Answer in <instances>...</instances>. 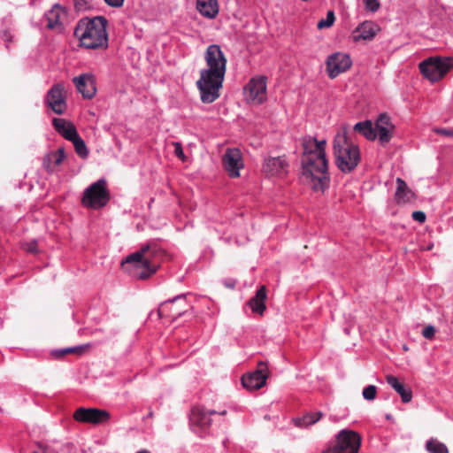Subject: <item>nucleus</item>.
I'll return each instance as SVG.
<instances>
[{
    "label": "nucleus",
    "instance_id": "obj_14",
    "mask_svg": "<svg viewBox=\"0 0 453 453\" xmlns=\"http://www.w3.org/2000/svg\"><path fill=\"white\" fill-rule=\"evenodd\" d=\"M73 418L81 423L101 424L110 418V413L96 408L80 407L75 411Z\"/></svg>",
    "mask_w": 453,
    "mask_h": 453
},
{
    "label": "nucleus",
    "instance_id": "obj_35",
    "mask_svg": "<svg viewBox=\"0 0 453 453\" xmlns=\"http://www.w3.org/2000/svg\"><path fill=\"white\" fill-rule=\"evenodd\" d=\"M365 6L367 10L374 12L379 10L380 3L378 0H364Z\"/></svg>",
    "mask_w": 453,
    "mask_h": 453
},
{
    "label": "nucleus",
    "instance_id": "obj_2",
    "mask_svg": "<svg viewBox=\"0 0 453 453\" xmlns=\"http://www.w3.org/2000/svg\"><path fill=\"white\" fill-rule=\"evenodd\" d=\"M206 68L200 71L196 87L203 104H211L219 97L226 71V58L218 44H211L204 52Z\"/></svg>",
    "mask_w": 453,
    "mask_h": 453
},
{
    "label": "nucleus",
    "instance_id": "obj_42",
    "mask_svg": "<svg viewBox=\"0 0 453 453\" xmlns=\"http://www.w3.org/2000/svg\"><path fill=\"white\" fill-rule=\"evenodd\" d=\"M3 40L5 42V46L8 49L9 48V42L12 41V35L8 31H4L2 35Z\"/></svg>",
    "mask_w": 453,
    "mask_h": 453
},
{
    "label": "nucleus",
    "instance_id": "obj_29",
    "mask_svg": "<svg viewBox=\"0 0 453 453\" xmlns=\"http://www.w3.org/2000/svg\"><path fill=\"white\" fill-rule=\"evenodd\" d=\"M374 128H376L377 138H379L380 143L382 146L388 144L392 138L394 127H374Z\"/></svg>",
    "mask_w": 453,
    "mask_h": 453
},
{
    "label": "nucleus",
    "instance_id": "obj_38",
    "mask_svg": "<svg viewBox=\"0 0 453 453\" xmlns=\"http://www.w3.org/2000/svg\"><path fill=\"white\" fill-rule=\"evenodd\" d=\"M87 347H88V345H79V346H75V347H69V348H65V351H66V354H69V353L81 354Z\"/></svg>",
    "mask_w": 453,
    "mask_h": 453
},
{
    "label": "nucleus",
    "instance_id": "obj_43",
    "mask_svg": "<svg viewBox=\"0 0 453 453\" xmlns=\"http://www.w3.org/2000/svg\"><path fill=\"white\" fill-rule=\"evenodd\" d=\"M175 155L179 157V158H181V159H184V153H183V150H182V147L180 145V143H176V147H175Z\"/></svg>",
    "mask_w": 453,
    "mask_h": 453
},
{
    "label": "nucleus",
    "instance_id": "obj_22",
    "mask_svg": "<svg viewBox=\"0 0 453 453\" xmlns=\"http://www.w3.org/2000/svg\"><path fill=\"white\" fill-rule=\"evenodd\" d=\"M64 158L65 150L62 147L58 148L56 151L50 152L43 157V167L49 173H52L63 162Z\"/></svg>",
    "mask_w": 453,
    "mask_h": 453
},
{
    "label": "nucleus",
    "instance_id": "obj_31",
    "mask_svg": "<svg viewBox=\"0 0 453 453\" xmlns=\"http://www.w3.org/2000/svg\"><path fill=\"white\" fill-rule=\"evenodd\" d=\"M426 449L429 453H449L446 445L435 439H430L426 441Z\"/></svg>",
    "mask_w": 453,
    "mask_h": 453
},
{
    "label": "nucleus",
    "instance_id": "obj_19",
    "mask_svg": "<svg viewBox=\"0 0 453 453\" xmlns=\"http://www.w3.org/2000/svg\"><path fill=\"white\" fill-rule=\"evenodd\" d=\"M379 31L378 26L372 21H365L360 24L353 32V37L356 42L360 40L370 41Z\"/></svg>",
    "mask_w": 453,
    "mask_h": 453
},
{
    "label": "nucleus",
    "instance_id": "obj_13",
    "mask_svg": "<svg viewBox=\"0 0 453 453\" xmlns=\"http://www.w3.org/2000/svg\"><path fill=\"white\" fill-rule=\"evenodd\" d=\"M245 96L254 104H262L266 99V77L252 78L245 87Z\"/></svg>",
    "mask_w": 453,
    "mask_h": 453
},
{
    "label": "nucleus",
    "instance_id": "obj_6",
    "mask_svg": "<svg viewBox=\"0 0 453 453\" xmlns=\"http://www.w3.org/2000/svg\"><path fill=\"white\" fill-rule=\"evenodd\" d=\"M188 296H190V294H181L162 302L157 311L158 317L160 319L169 318L174 321L185 315L189 310L193 309L187 300Z\"/></svg>",
    "mask_w": 453,
    "mask_h": 453
},
{
    "label": "nucleus",
    "instance_id": "obj_16",
    "mask_svg": "<svg viewBox=\"0 0 453 453\" xmlns=\"http://www.w3.org/2000/svg\"><path fill=\"white\" fill-rule=\"evenodd\" d=\"M76 89L86 99H92L96 94V79L92 73H81L73 78Z\"/></svg>",
    "mask_w": 453,
    "mask_h": 453
},
{
    "label": "nucleus",
    "instance_id": "obj_10",
    "mask_svg": "<svg viewBox=\"0 0 453 453\" xmlns=\"http://www.w3.org/2000/svg\"><path fill=\"white\" fill-rule=\"evenodd\" d=\"M361 445V437L358 433L342 429L336 435V441L333 447V453H358Z\"/></svg>",
    "mask_w": 453,
    "mask_h": 453
},
{
    "label": "nucleus",
    "instance_id": "obj_17",
    "mask_svg": "<svg viewBox=\"0 0 453 453\" xmlns=\"http://www.w3.org/2000/svg\"><path fill=\"white\" fill-rule=\"evenodd\" d=\"M289 164L286 156L268 157L264 159L263 172L267 176H284L288 173Z\"/></svg>",
    "mask_w": 453,
    "mask_h": 453
},
{
    "label": "nucleus",
    "instance_id": "obj_5",
    "mask_svg": "<svg viewBox=\"0 0 453 453\" xmlns=\"http://www.w3.org/2000/svg\"><path fill=\"white\" fill-rule=\"evenodd\" d=\"M110 200L111 193L107 187V180L100 178L85 188L81 203L87 208L99 210L106 206Z\"/></svg>",
    "mask_w": 453,
    "mask_h": 453
},
{
    "label": "nucleus",
    "instance_id": "obj_41",
    "mask_svg": "<svg viewBox=\"0 0 453 453\" xmlns=\"http://www.w3.org/2000/svg\"><path fill=\"white\" fill-rule=\"evenodd\" d=\"M105 3L111 7H120L124 4V0H104Z\"/></svg>",
    "mask_w": 453,
    "mask_h": 453
},
{
    "label": "nucleus",
    "instance_id": "obj_46",
    "mask_svg": "<svg viewBox=\"0 0 453 453\" xmlns=\"http://www.w3.org/2000/svg\"><path fill=\"white\" fill-rule=\"evenodd\" d=\"M29 250H30V254L34 251V247H33V243L30 242V248H29Z\"/></svg>",
    "mask_w": 453,
    "mask_h": 453
},
{
    "label": "nucleus",
    "instance_id": "obj_34",
    "mask_svg": "<svg viewBox=\"0 0 453 453\" xmlns=\"http://www.w3.org/2000/svg\"><path fill=\"white\" fill-rule=\"evenodd\" d=\"M374 127H394L390 121V118L387 113H380L374 124Z\"/></svg>",
    "mask_w": 453,
    "mask_h": 453
},
{
    "label": "nucleus",
    "instance_id": "obj_7",
    "mask_svg": "<svg viewBox=\"0 0 453 453\" xmlns=\"http://www.w3.org/2000/svg\"><path fill=\"white\" fill-rule=\"evenodd\" d=\"M421 74L431 81H437L441 79L452 67L450 58H429L418 65Z\"/></svg>",
    "mask_w": 453,
    "mask_h": 453
},
{
    "label": "nucleus",
    "instance_id": "obj_24",
    "mask_svg": "<svg viewBox=\"0 0 453 453\" xmlns=\"http://www.w3.org/2000/svg\"><path fill=\"white\" fill-rule=\"evenodd\" d=\"M265 299H266V288L265 286H261L257 290L255 296H253L249 302L248 305L250 307L253 312L263 314L265 310Z\"/></svg>",
    "mask_w": 453,
    "mask_h": 453
},
{
    "label": "nucleus",
    "instance_id": "obj_40",
    "mask_svg": "<svg viewBox=\"0 0 453 453\" xmlns=\"http://www.w3.org/2000/svg\"><path fill=\"white\" fill-rule=\"evenodd\" d=\"M51 355L55 357V358H62L65 355H66V351H65V349H53L51 351Z\"/></svg>",
    "mask_w": 453,
    "mask_h": 453
},
{
    "label": "nucleus",
    "instance_id": "obj_25",
    "mask_svg": "<svg viewBox=\"0 0 453 453\" xmlns=\"http://www.w3.org/2000/svg\"><path fill=\"white\" fill-rule=\"evenodd\" d=\"M396 191L395 198L397 203H406L413 197L412 191L408 188L406 182L401 178L396 179Z\"/></svg>",
    "mask_w": 453,
    "mask_h": 453
},
{
    "label": "nucleus",
    "instance_id": "obj_28",
    "mask_svg": "<svg viewBox=\"0 0 453 453\" xmlns=\"http://www.w3.org/2000/svg\"><path fill=\"white\" fill-rule=\"evenodd\" d=\"M322 417V413L320 411L314 413H308L304 415L303 418H296L295 423L299 427H308L316 422H318Z\"/></svg>",
    "mask_w": 453,
    "mask_h": 453
},
{
    "label": "nucleus",
    "instance_id": "obj_27",
    "mask_svg": "<svg viewBox=\"0 0 453 453\" xmlns=\"http://www.w3.org/2000/svg\"><path fill=\"white\" fill-rule=\"evenodd\" d=\"M61 8L59 5L56 4L51 10L47 12L44 15L45 19V26L50 28L53 29L56 28L60 23H59V18H60V12Z\"/></svg>",
    "mask_w": 453,
    "mask_h": 453
},
{
    "label": "nucleus",
    "instance_id": "obj_39",
    "mask_svg": "<svg viewBox=\"0 0 453 453\" xmlns=\"http://www.w3.org/2000/svg\"><path fill=\"white\" fill-rule=\"evenodd\" d=\"M412 219L419 223H423L426 221V216L425 212L421 211H416L412 212Z\"/></svg>",
    "mask_w": 453,
    "mask_h": 453
},
{
    "label": "nucleus",
    "instance_id": "obj_21",
    "mask_svg": "<svg viewBox=\"0 0 453 453\" xmlns=\"http://www.w3.org/2000/svg\"><path fill=\"white\" fill-rule=\"evenodd\" d=\"M196 10L201 16L213 19L219 12L218 0H196Z\"/></svg>",
    "mask_w": 453,
    "mask_h": 453
},
{
    "label": "nucleus",
    "instance_id": "obj_1",
    "mask_svg": "<svg viewBox=\"0 0 453 453\" xmlns=\"http://www.w3.org/2000/svg\"><path fill=\"white\" fill-rule=\"evenodd\" d=\"M326 140L304 137L302 142V180L314 191L323 192L328 186V161L326 156Z\"/></svg>",
    "mask_w": 453,
    "mask_h": 453
},
{
    "label": "nucleus",
    "instance_id": "obj_15",
    "mask_svg": "<svg viewBox=\"0 0 453 453\" xmlns=\"http://www.w3.org/2000/svg\"><path fill=\"white\" fill-rule=\"evenodd\" d=\"M267 379V367L264 363H259L257 370L243 374L242 384L248 390H257L265 386Z\"/></svg>",
    "mask_w": 453,
    "mask_h": 453
},
{
    "label": "nucleus",
    "instance_id": "obj_47",
    "mask_svg": "<svg viewBox=\"0 0 453 453\" xmlns=\"http://www.w3.org/2000/svg\"><path fill=\"white\" fill-rule=\"evenodd\" d=\"M432 248H433V245H428V246L426 247V250H432Z\"/></svg>",
    "mask_w": 453,
    "mask_h": 453
},
{
    "label": "nucleus",
    "instance_id": "obj_18",
    "mask_svg": "<svg viewBox=\"0 0 453 453\" xmlns=\"http://www.w3.org/2000/svg\"><path fill=\"white\" fill-rule=\"evenodd\" d=\"M65 88L62 84H55L48 91L46 96V103L57 114H63L66 109V102L65 96Z\"/></svg>",
    "mask_w": 453,
    "mask_h": 453
},
{
    "label": "nucleus",
    "instance_id": "obj_20",
    "mask_svg": "<svg viewBox=\"0 0 453 453\" xmlns=\"http://www.w3.org/2000/svg\"><path fill=\"white\" fill-rule=\"evenodd\" d=\"M52 124L56 131L70 142L79 134L75 126L65 119L54 118Z\"/></svg>",
    "mask_w": 453,
    "mask_h": 453
},
{
    "label": "nucleus",
    "instance_id": "obj_3",
    "mask_svg": "<svg viewBox=\"0 0 453 453\" xmlns=\"http://www.w3.org/2000/svg\"><path fill=\"white\" fill-rule=\"evenodd\" d=\"M107 24V19L103 16L93 19L84 18L77 23L73 35L79 39L81 47L89 50H105L109 45Z\"/></svg>",
    "mask_w": 453,
    "mask_h": 453
},
{
    "label": "nucleus",
    "instance_id": "obj_8",
    "mask_svg": "<svg viewBox=\"0 0 453 453\" xmlns=\"http://www.w3.org/2000/svg\"><path fill=\"white\" fill-rule=\"evenodd\" d=\"M121 265L126 270L133 271L134 274L141 280L149 278L156 271L155 265H151L150 260L142 257V252L138 251L127 256Z\"/></svg>",
    "mask_w": 453,
    "mask_h": 453
},
{
    "label": "nucleus",
    "instance_id": "obj_23",
    "mask_svg": "<svg viewBox=\"0 0 453 453\" xmlns=\"http://www.w3.org/2000/svg\"><path fill=\"white\" fill-rule=\"evenodd\" d=\"M386 380L401 396L402 402L407 403L412 399V392L411 388H406L394 375H388Z\"/></svg>",
    "mask_w": 453,
    "mask_h": 453
},
{
    "label": "nucleus",
    "instance_id": "obj_49",
    "mask_svg": "<svg viewBox=\"0 0 453 453\" xmlns=\"http://www.w3.org/2000/svg\"><path fill=\"white\" fill-rule=\"evenodd\" d=\"M386 418H387L388 419H389V418H391V416H390V415H387V416H386Z\"/></svg>",
    "mask_w": 453,
    "mask_h": 453
},
{
    "label": "nucleus",
    "instance_id": "obj_30",
    "mask_svg": "<svg viewBox=\"0 0 453 453\" xmlns=\"http://www.w3.org/2000/svg\"><path fill=\"white\" fill-rule=\"evenodd\" d=\"M75 149V152L81 158H87L88 156V150L83 139L78 134L73 140L71 141Z\"/></svg>",
    "mask_w": 453,
    "mask_h": 453
},
{
    "label": "nucleus",
    "instance_id": "obj_48",
    "mask_svg": "<svg viewBox=\"0 0 453 453\" xmlns=\"http://www.w3.org/2000/svg\"><path fill=\"white\" fill-rule=\"evenodd\" d=\"M220 415H225L226 414V411H223L222 412L219 413Z\"/></svg>",
    "mask_w": 453,
    "mask_h": 453
},
{
    "label": "nucleus",
    "instance_id": "obj_37",
    "mask_svg": "<svg viewBox=\"0 0 453 453\" xmlns=\"http://www.w3.org/2000/svg\"><path fill=\"white\" fill-rule=\"evenodd\" d=\"M434 132L435 134L448 136V137L453 136V127L452 128L435 127V128H434Z\"/></svg>",
    "mask_w": 453,
    "mask_h": 453
},
{
    "label": "nucleus",
    "instance_id": "obj_33",
    "mask_svg": "<svg viewBox=\"0 0 453 453\" xmlns=\"http://www.w3.org/2000/svg\"><path fill=\"white\" fill-rule=\"evenodd\" d=\"M377 395V388L374 385L366 386L362 392L363 397L367 401H372Z\"/></svg>",
    "mask_w": 453,
    "mask_h": 453
},
{
    "label": "nucleus",
    "instance_id": "obj_26",
    "mask_svg": "<svg viewBox=\"0 0 453 453\" xmlns=\"http://www.w3.org/2000/svg\"><path fill=\"white\" fill-rule=\"evenodd\" d=\"M353 129L369 141H374L377 138L376 128H374L371 120L358 122L354 126Z\"/></svg>",
    "mask_w": 453,
    "mask_h": 453
},
{
    "label": "nucleus",
    "instance_id": "obj_32",
    "mask_svg": "<svg viewBox=\"0 0 453 453\" xmlns=\"http://www.w3.org/2000/svg\"><path fill=\"white\" fill-rule=\"evenodd\" d=\"M335 20V16L333 11H328L326 13V19H322L318 22V28L323 29L326 27H330Z\"/></svg>",
    "mask_w": 453,
    "mask_h": 453
},
{
    "label": "nucleus",
    "instance_id": "obj_4",
    "mask_svg": "<svg viewBox=\"0 0 453 453\" xmlns=\"http://www.w3.org/2000/svg\"><path fill=\"white\" fill-rule=\"evenodd\" d=\"M333 147L337 167L342 173L352 172L360 161L358 146L350 142L343 131L335 134Z\"/></svg>",
    "mask_w": 453,
    "mask_h": 453
},
{
    "label": "nucleus",
    "instance_id": "obj_45",
    "mask_svg": "<svg viewBox=\"0 0 453 453\" xmlns=\"http://www.w3.org/2000/svg\"><path fill=\"white\" fill-rule=\"evenodd\" d=\"M136 453H150V452L147 449H142V450L137 451Z\"/></svg>",
    "mask_w": 453,
    "mask_h": 453
},
{
    "label": "nucleus",
    "instance_id": "obj_36",
    "mask_svg": "<svg viewBox=\"0 0 453 453\" xmlns=\"http://www.w3.org/2000/svg\"><path fill=\"white\" fill-rule=\"evenodd\" d=\"M435 327L434 326H426L423 331H422V335L426 338V339H428V340H431L434 338V334H435Z\"/></svg>",
    "mask_w": 453,
    "mask_h": 453
},
{
    "label": "nucleus",
    "instance_id": "obj_12",
    "mask_svg": "<svg viewBox=\"0 0 453 453\" xmlns=\"http://www.w3.org/2000/svg\"><path fill=\"white\" fill-rule=\"evenodd\" d=\"M225 170L231 178L240 176V170L243 167L242 154L238 148H228L222 158Z\"/></svg>",
    "mask_w": 453,
    "mask_h": 453
},
{
    "label": "nucleus",
    "instance_id": "obj_44",
    "mask_svg": "<svg viewBox=\"0 0 453 453\" xmlns=\"http://www.w3.org/2000/svg\"><path fill=\"white\" fill-rule=\"evenodd\" d=\"M150 249V245L149 244H146V245H143L139 250H137L138 252H142V257H144L145 253L149 250Z\"/></svg>",
    "mask_w": 453,
    "mask_h": 453
},
{
    "label": "nucleus",
    "instance_id": "obj_9",
    "mask_svg": "<svg viewBox=\"0 0 453 453\" xmlns=\"http://www.w3.org/2000/svg\"><path fill=\"white\" fill-rule=\"evenodd\" d=\"M215 411H207L202 406L192 408L189 415V426L193 433L199 437H204L211 425V415L215 414Z\"/></svg>",
    "mask_w": 453,
    "mask_h": 453
},
{
    "label": "nucleus",
    "instance_id": "obj_11",
    "mask_svg": "<svg viewBox=\"0 0 453 453\" xmlns=\"http://www.w3.org/2000/svg\"><path fill=\"white\" fill-rule=\"evenodd\" d=\"M326 65L329 78L334 79L349 69L352 62L349 55L336 52L328 56Z\"/></svg>",
    "mask_w": 453,
    "mask_h": 453
}]
</instances>
